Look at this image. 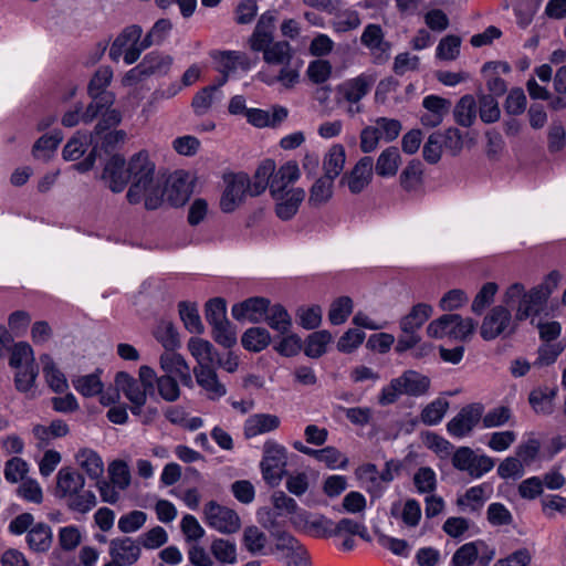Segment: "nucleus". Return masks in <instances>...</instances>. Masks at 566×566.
<instances>
[{"instance_id": "3c124183", "label": "nucleus", "mask_w": 566, "mask_h": 566, "mask_svg": "<svg viewBox=\"0 0 566 566\" xmlns=\"http://www.w3.org/2000/svg\"><path fill=\"white\" fill-rule=\"evenodd\" d=\"M154 336L166 350H175L179 346L178 333L169 321H160L154 331Z\"/></svg>"}, {"instance_id": "13d9d810", "label": "nucleus", "mask_w": 566, "mask_h": 566, "mask_svg": "<svg viewBox=\"0 0 566 566\" xmlns=\"http://www.w3.org/2000/svg\"><path fill=\"white\" fill-rule=\"evenodd\" d=\"M461 39L449 34L442 38L436 49V56L442 61H454L460 54Z\"/></svg>"}, {"instance_id": "052dcab7", "label": "nucleus", "mask_w": 566, "mask_h": 566, "mask_svg": "<svg viewBox=\"0 0 566 566\" xmlns=\"http://www.w3.org/2000/svg\"><path fill=\"white\" fill-rule=\"evenodd\" d=\"M108 474L111 482L115 484L119 491L126 490L130 484V471L128 464L123 460H115L108 465Z\"/></svg>"}, {"instance_id": "69168bd1", "label": "nucleus", "mask_w": 566, "mask_h": 566, "mask_svg": "<svg viewBox=\"0 0 566 566\" xmlns=\"http://www.w3.org/2000/svg\"><path fill=\"white\" fill-rule=\"evenodd\" d=\"M479 114L483 123L491 124L500 118L501 112L497 101L492 95H481L479 97Z\"/></svg>"}, {"instance_id": "338daca9", "label": "nucleus", "mask_w": 566, "mask_h": 566, "mask_svg": "<svg viewBox=\"0 0 566 566\" xmlns=\"http://www.w3.org/2000/svg\"><path fill=\"white\" fill-rule=\"evenodd\" d=\"M74 387L81 395L92 397L102 394L103 382L98 374H90L78 377Z\"/></svg>"}, {"instance_id": "473e14b6", "label": "nucleus", "mask_w": 566, "mask_h": 566, "mask_svg": "<svg viewBox=\"0 0 566 566\" xmlns=\"http://www.w3.org/2000/svg\"><path fill=\"white\" fill-rule=\"evenodd\" d=\"M346 160L345 148L340 144L333 145L323 160L324 176L337 178L344 169Z\"/></svg>"}, {"instance_id": "bf43d9fd", "label": "nucleus", "mask_w": 566, "mask_h": 566, "mask_svg": "<svg viewBox=\"0 0 566 566\" xmlns=\"http://www.w3.org/2000/svg\"><path fill=\"white\" fill-rule=\"evenodd\" d=\"M352 312V298L348 296H340L332 303L328 312V319L333 325H340L346 322Z\"/></svg>"}, {"instance_id": "ea45409f", "label": "nucleus", "mask_w": 566, "mask_h": 566, "mask_svg": "<svg viewBox=\"0 0 566 566\" xmlns=\"http://www.w3.org/2000/svg\"><path fill=\"white\" fill-rule=\"evenodd\" d=\"M263 321H265L271 328L281 334L287 333L292 325L291 316L280 304H274L272 306L269 304Z\"/></svg>"}, {"instance_id": "9b49d317", "label": "nucleus", "mask_w": 566, "mask_h": 566, "mask_svg": "<svg viewBox=\"0 0 566 566\" xmlns=\"http://www.w3.org/2000/svg\"><path fill=\"white\" fill-rule=\"evenodd\" d=\"M226 188L220 199V209L224 213L233 212L249 195L250 179L245 174H232L224 177Z\"/></svg>"}, {"instance_id": "6e6552de", "label": "nucleus", "mask_w": 566, "mask_h": 566, "mask_svg": "<svg viewBox=\"0 0 566 566\" xmlns=\"http://www.w3.org/2000/svg\"><path fill=\"white\" fill-rule=\"evenodd\" d=\"M451 462L454 469L468 473L472 479L482 478L495 465L493 458L476 454L470 447H459L453 452Z\"/></svg>"}, {"instance_id": "20e7f679", "label": "nucleus", "mask_w": 566, "mask_h": 566, "mask_svg": "<svg viewBox=\"0 0 566 566\" xmlns=\"http://www.w3.org/2000/svg\"><path fill=\"white\" fill-rule=\"evenodd\" d=\"M431 380L428 376L416 370H406L399 377L392 378L385 386L379 396L378 402L381 406L395 403L402 395L410 397L424 396L430 389Z\"/></svg>"}, {"instance_id": "774afa93", "label": "nucleus", "mask_w": 566, "mask_h": 566, "mask_svg": "<svg viewBox=\"0 0 566 566\" xmlns=\"http://www.w3.org/2000/svg\"><path fill=\"white\" fill-rule=\"evenodd\" d=\"M478 544L482 542H470L460 546L452 556L454 566H471L478 558Z\"/></svg>"}, {"instance_id": "7ed1b4c3", "label": "nucleus", "mask_w": 566, "mask_h": 566, "mask_svg": "<svg viewBox=\"0 0 566 566\" xmlns=\"http://www.w3.org/2000/svg\"><path fill=\"white\" fill-rule=\"evenodd\" d=\"M562 275L557 271H552L545 281L533 287L530 292L520 283H514L506 290L503 302L507 307L515 308V319L524 321L536 316L545 308L547 298L557 287Z\"/></svg>"}, {"instance_id": "6ab92c4d", "label": "nucleus", "mask_w": 566, "mask_h": 566, "mask_svg": "<svg viewBox=\"0 0 566 566\" xmlns=\"http://www.w3.org/2000/svg\"><path fill=\"white\" fill-rule=\"evenodd\" d=\"M269 304V300L264 297H251L234 304L231 311L232 316L238 321L248 319L251 323H259L263 321Z\"/></svg>"}, {"instance_id": "de8ad7c7", "label": "nucleus", "mask_w": 566, "mask_h": 566, "mask_svg": "<svg viewBox=\"0 0 566 566\" xmlns=\"http://www.w3.org/2000/svg\"><path fill=\"white\" fill-rule=\"evenodd\" d=\"M448 409L449 401L443 398H437L422 409L420 419L426 426H436L443 419Z\"/></svg>"}, {"instance_id": "f8f14e48", "label": "nucleus", "mask_w": 566, "mask_h": 566, "mask_svg": "<svg viewBox=\"0 0 566 566\" xmlns=\"http://www.w3.org/2000/svg\"><path fill=\"white\" fill-rule=\"evenodd\" d=\"M205 518L210 527L223 534L235 533L241 526L237 512L220 505L216 501H210L206 504Z\"/></svg>"}, {"instance_id": "1a4fd4ad", "label": "nucleus", "mask_w": 566, "mask_h": 566, "mask_svg": "<svg viewBox=\"0 0 566 566\" xmlns=\"http://www.w3.org/2000/svg\"><path fill=\"white\" fill-rule=\"evenodd\" d=\"M109 128H107V130ZM94 134L95 135H94V137L92 136V140L93 139L95 140V145H94L92 151L88 154V156L83 161L73 165V168L81 172L88 171L93 167L97 153H101V151H103L105 154L114 153L119 145L125 143L126 137H127L126 132L122 130V129L112 130V132H106V129H104L103 132L97 134L96 128H95Z\"/></svg>"}, {"instance_id": "2f4dec72", "label": "nucleus", "mask_w": 566, "mask_h": 566, "mask_svg": "<svg viewBox=\"0 0 566 566\" xmlns=\"http://www.w3.org/2000/svg\"><path fill=\"white\" fill-rule=\"evenodd\" d=\"M172 63V59L169 55H164L157 51L149 52L144 56L139 63L142 71L147 77L151 75H164L166 74Z\"/></svg>"}, {"instance_id": "680f3d73", "label": "nucleus", "mask_w": 566, "mask_h": 566, "mask_svg": "<svg viewBox=\"0 0 566 566\" xmlns=\"http://www.w3.org/2000/svg\"><path fill=\"white\" fill-rule=\"evenodd\" d=\"M413 484L420 494L432 493L437 488L436 472L429 467L419 468L413 475Z\"/></svg>"}, {"instance_id": "8fccbe9b", "label": "nucleus", "mask_w": 566, "mask_h": 566, "mask_svg": "<svg viewBox=\"0 0 566 566\" xmlns=\"http://www.w3.org/2000/svg\"><path fill=\"white\" fill-rule=\"evenodd\" d=\"M31 549L36 552L48 551L52 542V533L49 526L39 524L31 528L27 536Z\"/></svg>"}, {"instance_id": "f257e3e1", "label": "nucleus", "mask_w": 566, "mask_h": 566, "mask_svg": "<svg viewBox=\"0 0 566 566\" xmlns=\"http://www.w3.org/2000/svg\"><path fill=\"white\" fill-rule=\"evenodd\" d=\"M125 158L120 155H113L105 164L102 179L113 192H120L128 181L132 185L127 191V200L132 205L145 201L148 210H155L161 205L160 182L155 180V164L149 159L146 151L135 154L125 168Z\"/></svg>"}, {"instance_id": "e433bc0d", "label": "nucleus", "mask_w": 566, "mask_h": 566, "mask_svg": "<svg viewBox=\"0 0 566 566\" xmlns=\"http://www.w3.org/2000/svg\"><path fill=\"white\" fill-rule=\"evenodd\" d=\"M188 348L198 363L197 367H209L216 360L217 352L208 340L191 338L188 343Z\"/></svg>"}, {"instance_id": "ddd939ff", "label": "nucleus", "mask_w": 566, "mask_h": 566, "mask_svg": "<svg viewBox=\"0 0 566 566\" xmlns=\"http://www.w3.org/2000/svg\"><path fill=\"white\" fill-rule=\"evenodd\" d=\"M514 329L511 312L506 306L497 305L484 317L480 334L483 339L492 340L501 335H510Z\"/></svg>"}, {"instance_id": "37998d69", "label": "nucleus", "mask_w": 566, "mask_h": 566, "mask_svg": "<svg viewBox=\"0 0 566 566\" xmlns=\"http://www.w3.org/2000/svg\"><path fill=\"white\" fill-rule=\"evenodd\" d=\"M271 340L270 333L262 327L247 329L241 338L242 346L250 352H261Z\"/></svg>"}, {"instance_id": "f03ea898", "label": "nucleus", "mask_w": 566, "mask_h": 566, "mask_svg": "<svg viewBox=\"0 0 566 566\" xmlns=\"http://www.w3.org/2000/svg\"><path fill=\"white\" fill-rule=\"evenodd\" d=\"M113 80L111 66H99L93 74L87 92L91 103L82 114V120L90 123L101 116L96 124V132L117 126L122 122V114L118 109L112 108L115 102V94L107 90Z\"/></svg>"}, {"instance_id": "e2e57ef3", "label": "nucleus", "mask_w": 566, "mask_h": 566, "mask_svg": "<svg viewBox=\"0 0 566 566\" xmlns=\"http://www.w3.org/2000/svg\"><path fill=\"white\" fill-rule=\"evenodd\" d=\"M168 533L161 526H155L138 536V542L146 549H157L168 542Z\"/></svg>"}, {"instance_id": "c85d7f7f", "label": "nucleus", "mask_w": 566, "mask_h": 566, "mask_svg": "<svg viewBox=\"0 0 566 566\" xmlns=\"http://www.w3.org/2000/svg\"><path fill=\"white\" fill-rule=\"evenodd\" d=\"M83 486L84 478L82 474L73 475V511L81 514L90 512L97 504V499L93 491H77V489H83Z\"/></svg>"}, {"instance_id": "f704fd0d", "label": "nucleus", "mask_w": 566, "mask_h": 566, "mask_svg": "<svg viewBox=\"0 0 566 566\" xmlns=\"http://www.w3.org/2000/svg\"><path fill=\"white\" fill-rule=\"evenodd\" d=\"M275 170V163L272 159L264 160L256 169L253 181L250 180L249 195L254 197L265 191L271 184Z\"/></svg>"}, {"instance_id": "39448f33", "label": "nucleus", "mask_w": 566, "mask_h": 566, "mask_svg": "<svg viewBox=\"0 0 566 566\" xmlns=\"http://www.w3.org/2000/svg\"><path fill=\"white\" fill-rule=\"evenodd\" d=\"M287 450L284 446L273 440H268L263 444V457L260 469L264 481L276 486L286 474Z\"/></svg>"}, {"instance_id": "7c9ffc66", "label": "nucleus", "mask_w": 566, "mask_h": 566, "mask_svg": "<svg viewBox=\"0 0 566 566\" xmlns=\"http://www.w3.org/2000/svg\"><path fill=\"white\" fill-rule=\"evenodd\" d=\"M220 86V84L206 86L195 94L191 107L196 115H206L217 101H221L222 93Z\"/></svg>"}, {"instance_id": "cd10ccee", "label": "nucleus", "mask_w": 566, "mask_h": 566, "mask_svg": "<svg viewBox=\"0 0 566 566\" xmlns=\"http://www.w3.org/2000/svg\"><path fill=\"white\" fill-rule=\"evenodd\" d=\"M143 30L139 25L133 24L129 27H126L114 40L113 44L111 45L108 55L111 60L118 61L119 57L123 55L125 49H128L129 46H135L140 43V36H142Z\"/></svg>"}, {"instance_id": "603ef678", "label": "nucleus", "mask_w": 566, "mask_h": 566, "mask_svg": "<svg viewBox=\"0 0 566 566\" xmlns=\"http://www.w3.org/2000/svg\"><path fill=\"white\" fill-rule=\"evenodd\" d=\"M210 551L221 564H234L237 562V546L228 539L216 538L210 545Z\"/></svg>"}, {"instance_id": "4be33fe9", "label": "nucleus", "mask_w": 566, "mask_h": 566, "mask_svg": "<svg viewBox=\"0 0 566 566\" xmlns=\"http://www.w3.org/2000/svg\"><path fill=\"white\" fill-rule=\"evenodd\" d=\"M300 178V168L296 161H287L282 165L276 171L274 170L271 184L270 192L273 198H277L279 195L286 192V188L295 182Z\"/></svg>"}, {"instance_id": "aec40b11", "label": "nucleus", "mask_w": 566, "mask_h": 566, "mask_svg": "<svg viewBox=\"0 0 566 566\" xmlns=\"http://www.w3.org/2000/svg\"><path fill=\"white\" fill-rule=\"evenodd\" d=\"M281 420L272 413H254L249 416L243 424V434L247 439L275 431Z\"/></svg>"}, {"instance_id": "393cba45", "label": "nucleus", "mask_w": 566, "mask_h": 566, "mask_svg": "<svg viewBox=\"0 0 566 566\" xmlns=\"http://www.w3.org/2000/svg\"><path fill=\"white\" fill-rule=\"evenodd\" d=\"M40 364L48 386L55 392L65 391L69 387L66 376L53 357L49 354H43L40 356Z\"/></svg>"}, {"instance_id": "a878e982", "label": "nucleus", "mask_w": 566, "mask_h": 566, "mask_svg": "<svg viewBox=\"0 0 566 566\" xmlns=\"http://www.w3.org/2000/svg\"><path fill=\"white\" fill-rule=\"evenodd\" d=\"M75 462L91 480H99L104 472V462L101 455L93 449L83 448L75 454Z\"/></svg>"}, {"instance_id": "b1692460", "label": "nucleus", "mask_w": 566, "mask_h": 566, "mask_svg": "<svg viewBox=\"0 0 566 566\" xmlns=\"http://www.w3.org/2000/svg\"><path fill=\"white\" fill-rule=\"evenodd\" d=\"M304 198L305 191L303 188H292L279 195L277 198H274L276 200V216L283 221L292 219L296 214Z\"/></svg>"}, {"instance_id": "412c9836", "label": "nucleus", "mask_w": 566, "mask_h": 566, "mask_svg": "<svg viewBox=\"0 0 566 566\" xmlns=\"http://www.w3.org/2000/svg\"><path fill=\"white\" fill-rule=\"evenodd\" d=\"M491 492L486 483L472 486L465 493L458 497L457 506L463 513L479 514Z\"/></svg>"}, {"instance_id": "0e129e2a", "label": "nucleus", "mask_w": 566, "mask_h": 566, "mask_svg": "<svg viewBox=\"0 0 566 566\" xmlns=\"http://www.w3.org/2000/svg\"><path fill=\"white\" fill-rule=\"evenodd\" d=\"M512 418V411L506 406H499L482 415L483 428H497L506 424Z\"/></svg>"}, {"instance_id": "4468645a", "label": "nucleus", "mask_w": 566, "mask_h": 566, "mask_svg": "<svg viewBox=\"0 0 566 566\" xmlns=\"http://www.w3.org/2000/svg\"><path fill=\"white\" fill-rule=\"evenodd\" d=\"M115 386L117 391L123 392L124 396L130 401L132 413L139 416L149 394L142 387L137 379L125 371H119L116 374Z\"/></svg>"}, {"instance_id": "864d4df0", "label": "nucleus", "mask_w": 566, "mask_h": 566, "mask_svg": "<svg viewBox=\"0 0 566 566\" xmlns=\"http://www.w3.org/2000/svg\"><path fill=\"white\" fill-rule=\"evenodd\" d=\"M360 41L371 51L384 52L388 48V44L384 41V32L379 24L370 23L366 25Z\"/></svg>"}, {"instance_id": "0eeeda50", "label": "nucleus", "mask_w": 566, "mask_h": 566, "mask_svg": "<svg viewBox=\"0 0 566 566\" xmlns=\"http://www.w3.org/2000/svg\"><path fill=\"white\" fill-rule=\"evenodd\" d=\"M475 327L472 318H463L458 314H444L432 321L427 327V334L432 338L450 337L463 340Z\"/></svg>"}, {"instance_id": "58836bf2", "label": "nucleus", "mask_w": 566, "mask_h": 566, "mask_svg": "<svg viewBox=\"0 0 566 566\" xmlns=\"http://www.w3.org/2000/svg\"><path fill=\"white\" fill-rule=\"evenodd\" d=\"M334 180L331 177L322 176L315 180L310 189L308 205L319 207L326 203L333 196Z\"/></svg>"}, {"instance_id": "a18cd8bd", "label": "nucleus", "mask_w": 566, "mask_h": 566, "mask_svg": "<svg viewBox=\"0 0 566 566\" xmlns=\"http://www.w3.org/2000/svg\"><path fill=\"white\" fill-rule=\"evenodd\" d=\"M9 365L13 369L34 366V353L32 347L24 342L14 344V346L11 349Z\"/></svg>"}, {"instance_id": "c03bdc74", "label": "nucleus", "mask_w": 566, "mask_h": 566, "mask_svg": "<svg viewBox=\"0 0 566 566\" xmlns=\"http://www.w3.org/2000/svg\"><path fill=\"white\" fill-rule=\"evenodd\" d=\"M422 164L419 160H411L400 174V185L408 191H416L422 184Z\"/></svg>"}, {"instance_id": "9d476101", "label": "nucleus", "mask_w": 566, "mask_h": 566, "mask_svg": "<svg viewBox=\"0 0 566 566\" xmlns=\"http://www.w3.org/2000/svg\"><path fill=\"white\" fill-rule=\"evenodd\" d=\"M484 406L479 402L470 403L447 423L448 433L457 439L469 437L481 421Z\"/></svg>"}, {"instance_id": "5fc2aeb1", "label": "nucleus", "mask_w": 566, "mask_h": 566, "mask_svg": "<svg viewBox=\"0 0 566 566\" xmlns=\"http://www.w3.org/2000/svg\"><path fill=\"white\" fill-rule=\"evenodd\" d=\"M179 315L185 324V327L190 333H203V325L201 323V318L199 316L198 308L196 305L186 302L179 303Z\"/></svg>"}, {"instance_id": "f3484780", "label": "nucleus", "mask_w": 566, "mask_h": 566, "mask_svg": "<svg viewBox=\"0 0 566 566\" xmlns=\"http://www.w3.org/2000/svg\"><path fill=\"white\" fill-rule=\"evenodd\" d=\"M374 161L371 157L360 158L354 168L342 178V184H346L352 193H360L373 179Z\"/></svg>"}, {"instance_id": "49530a36", "label": "nucleus", "mask_w": 566, "mask_h": 566, "mask_svg": "<svg viewBox=\"0 0 566 566\" xmlns=\"http://www.w3.org/2000/svg\"><path fill=\"white\" fill-rule=\"evenodd\" d=\"M38 377V367L30 366L25 368L15 369L14 384L15 388L29 397H34L35 381Z\"/></svg>"}, {"instance_id": "6e6d98bb", "label": "nucleus", "mask_w": 566, "mask_h": 566, "mask_svg": "<svg viewBox=\"0 0 566 566\" xmlns=\"http://www.w3.org/2000/svg\"><path fill=\"white\" fill-rule=\"evenodd\" d=\"M335 20L333 21V29L335 32L343 33L355 30L360 25V18L357 11L346 9L336 10Z\"/></svg>"}, {"instance_id": "c9c22d12", "label": "nucleus", "mask_w": 566, "mask_h": 566, "mask_svg": "<svg viewBox=\"0 0 566 566\" xmlns=\"http://www.w3.org/2000/svg\"><path fill=\"white\" fill-rule=\"evenodd\" d=\"M476 102L475 98L467 94L462 96L453 109V116L457 124L463 127H470L473 125L476 118Z\"/></svg>"}, {"instance_id": "4d7b16f0", "label": "nucleus", "mask_w": 566, "mask_h": 566, "mask_svg": "<svg viewBox=\"0 0 566 566\" xmlns=\"http://www.w3.org/2000/svg\"><path fill=\"white\" fill-rule=\"evenodd\" d=\"M147 517L144 511L134 510L119 517L117 527L124 534L136 533L146 524Z\"/></svg>"}, {"instance_id": "423d86ee", "label": "nucleus", "mask_w": 566, "mask_h": 566, "mask_svg": "<svg viewBox=\"0 0 566 566\" xmlns=\"http://www.w3.org/2000/svg\"><path fill=\"white\" fill-rule=\"evenodd\" d=\"M374 83L375 77L366 73L344 81L336 87L338 103L344 101L349 104L347 113L350 116L361 113L363 108L359 102L371 91Z\"/></svg>"}, {"instance_id": "5701e85b", "label": "nucleus", "mask_w": 566, "mask_h": 566, "mask_svg": "<svg viewBox=\"0 0 566 566\" xmlns=\"http://www.w3.org/2000/svg\"><path fill=\"white\" fill-rule=\"evenodd\" d=\"M193 374L198 385L206 391L210 400H218L226 396L227 388L218 379L216 370L209 367H195Z\"/></svg>"}, {"instance_id": "4c0bfd02", "label": "nucleus", "mask_w": 566, "mask_h": 566, "mask_svg": "<svg viewBox=\"0 0 566 566\" xmlns=\"http://www.w3.org/2000/svg\"><path fill=\"white\" fill-rule=\"evenodd\" d=\"M400 154L397 147H388L381 151L376 163V174L381 177H392L397 174Z\"/></svg>"}, {"instance_id": "a19ab883", "label": "nucleus", "mask_w": 566, "mask_h": 566, "mask_svg": "<svg viewBox=\"0 0 566 566\" xmlns=\"http://www.w3.org/2000/svg\"><path fill=\"white\" fill-rule=\"evenodd\" d=\"M555 396L556 389L539 387L531 391L528 401L535 412L548 415L553 411V400Z\"/></svg>"}, {"instance_id": "c756f323", "label": "nucleus", "mask_w": 566, "mask_h": 566, "mask_svg": "<svg viewBox=\"0 0 566 566\" xmlns=\"http://www.w3.org/2000/svg\"><path fill=\"white\" fill-rule=\"evenodd\" d=\"M432 315V307L426 303H418L412 306L410 312L405 315L400 322L399 327L401 332H417Z\"/></svg>"}, {"instance_id": "79ce46f5", "label": "nucleus", "mask_w": 566, "mask_h": 566, "mask_svg": "<svg viewBox=\"0 0 566 566\" xmlns=\"http://www.w3.org/2000/svg\"><path fill=\"white\" fill-rule=\"evenodd\" d=\"M333 340V336L328 331H317L308 335L304 348L306 356L311 358H319L326 353L327 345Z\"/></svg>"}, {"instance_id": "dca6fc26", "label": "nucleus", "mask_w": 566, "mask_h": 566, "mask_svg": "<svg viewBox=\"0 0 566 566\" xmlns=\"http://www.w3.org/2000/svg\"><path fill=\"white\" fill-rule=\"evenodd\" d=\"M160 191L163 193L161 200L166 197L171 206L179 207L185 205L192 192L189 175L185 171L174 172L168 178L165 189L160 188Z\"/></svg>"}, {"instance_id": "bb28decb", "label": "nucleus", "mask_w": 566, "mask_h": 566, "mask_svg": "<svg viewBox=\"0 0 566 566\" xmlns=\"http://www.w3.org/2000/svg\"><path fill=\"white\" fill-rule=\"evenodd\" d=\"M219 61V71L223 74L220 85H223L230 73L235 72L238 69L248 71L250 69L249 57L238 51H223L214 55Z\"/></svg>"}, {"instance_id": "09e8293b", "label": "nucleus", "mask_w": 566, "mask_h": 566, "mask_svg": "<svg viewBox=\"0 0 566 566\" xmlns=\"http://www.w3.org/2000/svg\"><path fill=\"white\" fill-rule=\"evenodd\" d=\"M268 537L258 526H248L243 531L242 544L252 555L260 554L266 546Z\"/></svg>"}, {"instance_id": "72a5a7b5", "label": "nucleus", "mask_w": 566, "mask_h": 566, "mask_svg": "<svg viewBox=\"0 0 566 566\" xmlns=\"http://www.w3.org/2000/svg\"><path fill=\"white\" fill-rule=\"evenodd\" d=\"M263 61L270 65L290 64L293 57V49L287 41H276L263 52Z\"/></svg>"}, {"instance_id": "2eb2a0df", "label": "nucleus", "mask_w": 566, "mask_h": 566, "mask_svg": "<svg viewBox=\"0 0 566 566\" xmlns=\"http://www.w3.org/2000/svg\"><path fill=\"white\" fill-rule=\"evenodd\" d=\"M108 554L111 562L132 566L142 556V546L137 538L129 536L116 537L109 541Z\"/></svg>"}, {"instance_id": "a211bd4d", "label": "nucleus", "mask_w": 566, "mask_h": 566, "mask_svg": "<svg viewBox=\"0 0 566 566\" xmlns=\"http://www.w3.org/2000/svg\"><path fill=\"white\" fill-rule=\"evenodd\" d=\"M160 367L167 375L177 377L184 386H192L190 368L180 354L166 350L160 356Z\"/></svg>"}]
</instances>
